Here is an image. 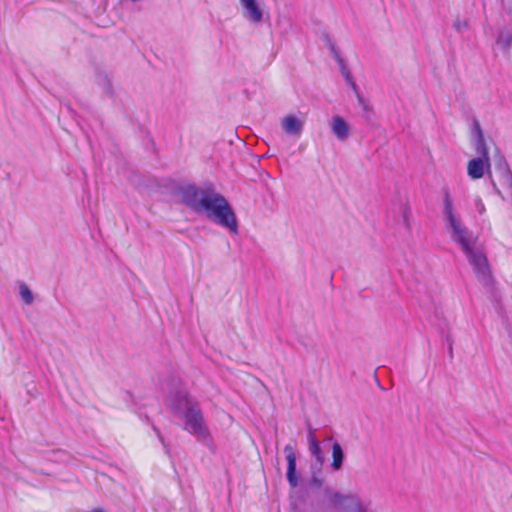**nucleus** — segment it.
<instances>
[{
  "label": "nucleus",
  "instance_id": "1",
  "mask_svg": "<svg viewBox=\"0 0 512 512\" xmlns=\"http://www.w3.org/2000/svg\"><path fill=\"white\" fill-rule=\"evenodd\" d=\"M443 213L451 230V239L461 248L488 298L492 302L499 303L500 294L492 276L488 259L482 251L473 248L477 237L473 236L472 232L462 223L460 217L456 215L448 189L443 191Z\"/></svg>",
  "mask_w": 512,
  "mask_h": 512
},
{
  "label": "nucleus",
  "instance_id": "2",
  "mask_svg": "<svg viewBox=\"0 0 512 512\" xmlns=\"http://www.w3.org/2000/svg\"><path fill=\"white\" fill-rule=\"evenodd\" d=\"M323 493L324 499L315 505L318 512H372L357 494H343L328 486L324 488Z\"/></svg>",
  "mask_w": 512,
  "mask_h": 512
},
{
  "label": "nucleus",
  "instance_id": "3",
  "mask_svg": "<svg viewBox=\"0 0 512 512\" xmlns=\"http://www.w3.org/2000/svg\"><path fill=\"white\" fill-rule=\"evenodd\" d=\"M204 212L209 220L215 224L228 229L232 234H238V221L236 214L227 199L217 192L212 195L206 205Z\"/></svg>",
  "mask_w": 512,
  "mask_h": 512
},
{
  "label": "nucleus",
  "instance_id": "4",
  "mask_svg": "<svg viewBox=\"0 0 512 512\" xmlns=\"http://www.w3.org/2000/svg\"><path fill=\"white\" fill-rule=\"evenodd\" d=\"M181 202L195 213H202L215 194L213 186L199 188L195 184L180 186L177 190Z\"/></svg>",
  "mask_w": 512,
  "mask_h": 512
},
{
  "label": "nucleus",
  "instance_id": "5",
  "mask_svg": "<svg viewBox=\"0 0 512 512\" xmlns=\"http://www.w3.org/2000/svg\"><path fill=\"white\" fill-rule=\"evenodd\" d=\"M181 418L185 421L186 429L190 433L197 435L203 441L209 438V431L204 423V417L198 404Z\"/></svg>",
  "mask_w": 512,
  "mask_h": 512
},
{
  "label": "nucleus",
  "instance_id": "6",
  "mask_svg": "<svg viewBox=\"0 0 512 512\" xmlns=\"http://www.w3.org/2000/svg\"><path fill=\"white\" fill-rule=\"evenodd\" d=\"M198 403L185 390H177L168 401L171 412L181 418Z\"/></svg>",
  "mask_w": 512,
  "mask_h": 512
},
{
  "label": "nucleus",
  "instance_id": "7",
  "mask_svg": "<svg viewBox=\"0 0 512 512\" xmlns=\"http://www.w3.org/2000/svg\"><path fill=\"white\" fill-rule=\"evenodd\" d=\"M307 427L308 448L311 456L314 458V462L311 465V469H317V471L320 472L325 461L324 453L320 447V442L316 438L314 429L311 427L310 423L307 424Z\"/></svg>",
  "mask_w": 512,
  "mask_h": 512
},
{
  "label": "nucleus",
  "instance_id": "8",
  "mask_svg": "<svg viewBox=\"0 0 512 512\" xmlns=\"http://www.w3.org/2000/svg\"><path fill=\"white\" fill-rule=\"evenodd\" d=\"M305 124L304 117L301 119L294 114H288L281 119L282 130L290 136L299 138L303 132Z\"/></svg>",
  "mask_w": 512,
  "mask_h": 512
},
{
  "label": "nucleus",
  "instance_id": "9",
  "mask_svg": "<svg viewBox=\"0 0 512 512\" xmlns=\"http://www.w3.org/2000/svg\"><path fill=\"white\" fill-rule=\"evenodd\" d=\"M242 5L244 17L255 24H258L263 19V10L260 7V0H239Z\"/></svg>",
  "mask_w": 512,
  "mask_h": 512
},
{
  "label": "nucleus",
  "instance_id": "10",
  "mask_svg": "<svg viewBox=\"0 0 512 512\" xmlns=\"http://www.w3.org/2000/svg\"><path fill=\"white\" fill-rule=\"evenodd\" d=\"M284 452L286 454V460H287V480L289 482V485L292 488H295L298 486L299 479L296 472V454L294 452L293 447L290 444H287L284 447Z\"/></svg>",
  "mask_w": 512,
  "mask_h": 512
},
{
  "label": "nucleus",
  "instance_id": "11",
  "mask_svg": "<svg viewBox=\"0 0 512 512\" xmlns=\"http://www.w3.org/2000/svg\"><path fill=\"white\" fill-rule=\"evenodd\" d=\"M495 168L499 172L503 184L509 190L510 196L512 197V171L505 157L499 153L495 156Z\"/></svg>",
  "mask_w": 512,
  "mask_h": 512
},
{
  "label": "nucleus",
  "instance_id": "12",
  "mask_svg": "<svg viewBox=\"0 0 512 512\" xmlns=\"http://www.w3.org/2000/svg\"><path fill=\"white\" fill-rule=\"evenodd\" d=\"M485 170H488L487 162L483 158L476 157L468 162L467 172L469 177H471L472 179L482 178L485 173ZM487 172L490 173V170Z\"/></svg>",
  "mask_w": 512,
  "mask_h": 512
},
{
  "label": "nucleus",
  "instance_id": "13",
  "mask_svg": "<svg viewBox=\"0 0 512 512\" xmlns=\"http://www.w3.org/2000/svg\"><path fill=\"white\" fill-rule=\"evenodd\" d=\"M331 130L339 140H345L349 136V127L341 116L332 118Z\"/></svg>",
  "mask_w": 512,
  "mask_h": 512
},
{
  "label": "nucleus",
  "instance_id": "14",
  "mask_svg": "<svg viewBox=\"0 0 512 512\" xmlns=\"http://www.w3.org/2000/svg\"><path fill=\"white\" fill-rule=\"evenodd\" d=\"M345 459L344 451L341 447V445L335 441L332 444V462L331 467L334 471H339L342 466Z\"/></svg>",
  "mask_w": 512,
  "mask_h": 512
},
{
  "label": "nucleus",
  "instance_id": "15",
  "mask_svg": "<svg viewBox=\"0 0 512 512\" xmlns=\"http://www.w3.org/2000/svg\"><path fill=\"white\" fill-rule=\"evenodd\" d=\"M496 43L505 54H509L512 46V32L505 29L501 30L497 36Z\"/></svg>",
  "mask_w": 512,
  "mask_h": 512
},
{
  "label": "nucleus",
  "instance_id": "16",
  "mask_svg": "<svg viewBox=\"0 0 512 512\" xmlns=\"http://www.w3.org/2000/svg\"><path fill=\"white\" fill-rule=\"evenodd\" d=\"M475 150L479 155L478 158H483L487 162V169L490 168V158L488 153V148L486 146L484 135H480V137H476L475 141Z\"/></svg>",
  "mask_w": 512,
  "mask_h": 512
},
{
  "label": "nucleus",
  "instance_id": "17",
  "mask_svg": "<svg viewBox=\"0 0 512 512\" xmlns=\"http://www.w3.org/2000/svg\"><path fill=\"white\" fill-rule=\"evenodd\" d=\"M338 65H339V68H340V71H341V74L342 76L344 77L345 81L347 82V84L354 90L356 91L357 90V85L349 71V69L347 68L344 60L342 59V62H337Z\"/></svg>",
  "mask_w": 512,
  "mask_h": 512
},
{
  "label": "nucleus",
  "instance_id": "18",
  "mask_svg": "<svg viewBox=\"0 0 512 512\" xmlns=\"http://www.w3.org/2000/svg\"><path fill=\"white\" fill-rule=\"evenodd\" d=\"M19 293H20V296L22 298V300L26 303V304H32L33 301H34V296H33V293L32 291L29 289V287L22 283L19 287Z\"/></svg>",
  "mask_w": 512,
  "mask_h": 512
},
{
  "label": "nucleus",
  "instance_id": "19",
  "mask_svg": "<svg viewBox=\"0 0 512 512\" xmlns=\"http://www.w3.org/2000/svg\"><path fill=\"white\" fill-rule=\"evenodd\" d=\"M328 47H329V50H330L333 58L336 60V62H342L343 58L339 54L335 44L332 42V40L330 38H328Z\"/></svg>",
  "mask_w": 512,
  "mask_h": 512
},
{
  "label": "nucleus",
  "instance_id": "20",
  "mask_svg": "<svg viewBox=\"0 0 512 512\" xmlns=\"http://www.w3.org/2000/svg\"><path fill=\"white\" fill-rule=\"evenodd\" d=\"M453 27L455 28L456 31H458L459 33H463L465 32L467 29H468V23L466 20H460L459 18H457L455 21H454V24H453Z\"/></svg>",
  "mask_w": 512,
  "mask_h": 512
},
{
  "label": "nucleus",
  "instance_id": "21",
  "mask_svg": "<svg viewBox=\"0 0 512 512\" xmlns=\"http://www.w3.org/2000/svg\"><path fill=\"white\" fill-rule=\"evenodd\" d=\"M152 429L155 432V434L157 435V437H158L159 441L161 442V444L163 445V447L165 449V452L168 454L169 453V448H168V445L165 442V440H164V438H163V436L161 434L160 429L157 426H155L154 424H152Z\"/></svg>",
  "mask_w": 512,
  "mask_h": 512
},
{
  "label": "nucleus",
  "instance_id": "22",
  "mask_svg": "<svg viewBox=\"0 0 512 512\" xmlns=\"http://www.w3.org/2000/svg\"><path fill=\"white\" fill-rule=\"evenodd\" d=\"M317 469H312L311 484L320 488L322 486V479L316 475Z\"/></svg>",
  "mask_w": 512,
  "mask_h": 512
},
{
  "label": "nucleus",
  "instance_id": "23",
  "mask_svg": "<svg viewBox=\"0 0 512 512\" xmlns=\"http://www.w3.org/2000/svg\"><path fill=\"white\" fill-rule=\"evenodd\" d=\"M473 126H474V131L476 133V137H480V135H483L480 123L477 119L473 120Z\"/></svg>",
  "mask_w": 512,
  "mask_h": 512
},
{
  "label": "nucleus",
  "instance_id": "24",
  "mask_svg": "<svg viewBox=\"0 0 512 512\" xmlns=\"http://www.w3.org/2000/svg\"><path fill=\"white\" fill-rule=\"evenodd\" d=\"M355 93H356L359 104L363 107V109L365 111H368L369 110L368 105L365 103V100L358 93V89L355 91Z\"/></svg>",
  "mask_w": 512,
  "mask_h": 512
},
{
  "label": "nucleus",
  "instance_id": "25",
  "mask_svg": "<svg viewBox=\"0 0 512 512\" xmlns=\"http://www.w3.org/2000/svg\"><path fill=\"white\" fill-rule=\"evenodd\" d=\"M476 207L480 214H483L485 212V206H484L483 202L481 201V199H478L476 201Z\"/></svg>",
  "mask_w": 512,
  "mask_h": 512
},
{
  "label": "nucleus",
  "instance_id": "26",
  "mask_svg": "<svg viewBox=\"0 0 512 512\" xmlns=\"http://www.w3.org/2000/svg\"><path fill=\"white\" fill-rule=\"evenodd\" d=\"M408 217H409V210L407 208H405L404 211H403V218H404V222H405L406 227H409Z\"/></svg>",
  "mask_w": 512,
  "mask_h": 512
},
{
  "label": "nucleus",
  "instance_id": "27",
  "mask_svg": "<svg viewBox=\"0 0 512 512\" xmlns=\"http://www.w3.org/2000/svg\"><path fill=\"white\" fill-rule=\"evenodd\" d=\"M290 507H291V509H292L294 512H298V506H297L296 501L292 500V501L290 502Z\"/></svg>",
  "mask_w": 512,
  "mask_h": 512
}]
</instances>
